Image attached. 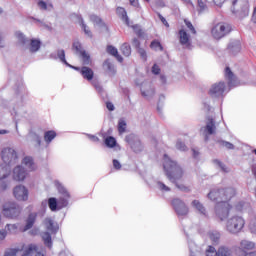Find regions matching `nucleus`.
<instances>
[{"label": "nucleus", "mask_w": 256, "mask_h": 256, "mask_svg": "<svg viewBox=\"0 0 256 256\" xmlns=\"http://www.w3.org/2000/svg\"><path fill=\"white\" fill-rule=\"evenodd\" d=\"M55 137H57V132H55L54 130H49L44 133V141L46 143H51V141H53Z\"/></svg>", "instance_id": "29"}, {"label": "nucleus", "mask_w": 256, "mask_h": 256, "mask_svg": "<svg viewBox=\"0 0 256 256\" xmlns=\"http://www.w3.org/2000/svg\"><path fill=\"white\" fill-rule=\"evenodd\" d=\"M21 211H23L21 206L14 201L5 202L2 205V215L6 219H17L21 216Z\"/></svg>", "instance_id": "3"}, {"label": "nucleus", "mask_w": 256, "mask_h": 256, "mask_svg": "<svg viewBox=\"0 0 256 256\" xmlns=\"http://www.w3.org/2000/svg\"><path fill=\"white\" fill-rule=\"evenodd\" d=\"M79 23H80V26L82 27V30L84 31L85 35L87 37H90V39H91L93 37V33L89 29V26H87V24H85L82 17H79Z\"/></svg>", "instance_id": "28"}, {"label": "nucleus", "mask_w": 256, "mask_h": 256, "mask_svg": "<svg viewBox=\"0 0 256 256\" xmlns=\"http://www.w3.org/2000/svg\"><path fill=\"white\" fill-rule=\"evenodd\" d=\"M243 227H245V219L241 216H233L226 222V230L233 235L241 233Z\"/></svg>", "instance_id": "4"}, {"label": "nucleus", "mask_w": 256, "mask_h": 256, "mask_svg": "<svg viewBox=\"0 0 256 256\" xmlns=\"http://www.w3.org/2000/svg\"><path fill=\"white\" fill-rule=\"evenodd\" d=\"M69 199H71V194L68 191H63L58 198V211L69 205Z\"/></svg>", "instance_id": "17"}, {"label": "nucleus", "mask_w": 256, "mask_h": 256, "mask_svg": "<svg viewBox=\"0 0 256 256\" xmlns=\"http://www.w3.org/2000/svg\"><path fill=\"white\" fill-rule=\"evenodd\" d=\"M19 251H23L22 256H43L41 248L36 244L23 245L21 249L9 248L5 251L4 256H17Z\"/></svg>", "instance_id": "2"}, {"label": "nucleus", "mask_w": 256, "mask_h": 256, "mask_svg": "<svg viewBox=\"0 0 256 256\" xmlns=\"http://www.w3.org/2000/svg\"><path fill=\"white\" fill-rule=\"evenodd\" d=\"M112 163H113L114 169H116L117 171H119V169H121V163L119 162V160L114 159V160L112 161Z\"/></svg>", "instance_id": "59"}, {"label": "nucleus", "mask_w": 256, "mask_h": 256, "mask_svg": "<svg viewBox=\"0 0 256 256\" xmlns=\"http://www.w3.org/2000/svg\"><path fill=\"white\" fill-rule=\"evenodd\" d=\"M80 73L83 79H86L87 81H93V77H95V72H93V69L86 66L81 68Z\"/></svg>", "instance_id": "21"}, {"label": "nucleus", "mask_w": 256, "mask_h": 256, "mask_svg": "<svg viewBox=\"0 0 256 256\" xmlns=\"http://www.w3.org/2000/svg\"><path fill=\"white\" fill-rule=\"evenodd\" d=\"M10 173H11V170L9 169V166L0 165V180L5 179L6 177H9Z\"/></svg>", "instance_id": "32"}, {"label": "nucleus", "mask_w": 256, "mask_h": 256, "mask_svg": "<svg viewBox=\"0 0 256 256\" xmlns=\"http://www.w3.org/2000/svg\"><path fill=\"white\" fill-rule=\"evenodd\" d=\"M106 108L108 111H115V106L111 102H106Z\"/></svg>", "instance_id": "63"}, {"label": "nucleus", "mask_w": 256, "mask_h": 256, "mask_svg": "<svg viewBox=\"0 0 256 256\" xmlns=\"http://www.w3.org/2000/svg\"><path fill=\"white\" fill-rule=\"evenodd\" d=\"M141 59H143V61H147V51H145V49L143 48H138L137 49Z\"/></svg>", "instance_id": "51"}, {"label": "nucleus", "mask_w": 256, "mask_h": 256, "mask_svg": "<svg viewBox=\"0 0 256 256\" xmlns=\"http://www.w3.org/2000/svg\"><path fill=\"white\" fill-rule=\"evenodd\" d=\"M160 21L163 23V25H165V27L169 28V22H167V19H165V17H163L161 14L158 15Z\"/></svg>", "instance_id": "60"}, {"label": "nucleus", "mask_w": 256, "mask_h": 256, "mask_svg": "<svg viewBox=\"0 0 256 256\" xmlns=\"http://www.w3.org/2000/svg\"><path fill=\"white\" fill-rule=\"evenodd\" d=\"M150 49H153L154 51H163V45H161L159 40H153L150 44Z\"/></svg>", "instance_id": "37"}, {"label": "nucleus", "mask_w": 256, "mask_h": 256, "mask_svg": "<svg viewBox=\"0 0 256 256\" xmlns=\"http://www.w3.org/2000/svg\"><path fill=\"white\" fill-rule=\"evenodd\" d=\"M73 49H75V51L77 53H80V55H81V53H83V51H82L83 47L81 46V43H79V42H76L73 44Z\"/></svg>", "instance_id": "53"}, {"label": "nucleus", "mask_w": 256, "mask_h": 256, "mask_svg": "<svg viewBox=\"0 0 256 256\" xmlns=\"http://www.w3.org/2000/svg\"><path fill=\"white\" fill-rule=\"evenodd\" d=\"M38 7L39 9H41L42 11H47V9H53V4H48L47 2L43 1V0H39L38 1Z\"/></svg>", "instance_id": "39"}, {"label": "nucleus", "mask_w": 256, "mask_h": 256, "mask_svg": "<svg viewBox=\"0 0 256 256\" xmlns=\"http://www.w3.org/2000/svg\"><path fill=\"white\" fill-rule=\"evenodd\" d=\"M132 45H133V47H135V49H141V42L139 41V39H137V38H134L133 40H132Z\"/></svg>", "instance_id": "57"}, {"label": "nucleus", "mask_w": 256, "mask_h": 256, "mask_svg": "<svg viewBox=\"0 0 256 256\" xmlns=\"http://www.w3.org/2000/svg\"><path fill=\"white\" fill-rule=\"evenodd\" d=\"M184 23L192 35H197V30L195 29V26H193V23H191V21H189L188 19H184Z\"/></svg>", "instance_id": "40"}, {"label": "nucleus", "mask_w": 256, "mask_h": 256, "mask_svg": "<svg viewBox=\"0 0 256 256\" xmlns=\"http://www.w3.org/2000/svg\"><path fill=\"white\" fill-rule=\"evenodd\" d=\"M219 237H220L219 233H211L210 234V239L214 245L219 243Z\"/></svg>", "instance_id": "49"}, {"label": "nucleus", "mask_w": 256, "mask_h": 256, "mask_svg": "<svg viewBox=\"0 0 256 256\" xmlns=\"http://www.w3.org/2000/svg\"><path fill=\"white\" fill-rule=\"evenodd\" d=\"M116 15L121 19V21L125 22V25L128 27H132V29H137L139 27L138 25L131 26V21H129V16H127V10L123 7H117L116 8Z\"/></svg>", "instance_id": "13"}, {"label": "nucleus", "mask_w": 256, "mask_h": 256, "mask_svg": "<svg viewBox=\"0 0 256 256\" xmlns=\"http://www.w3.org/2000/svg\"><path fill=\"white\" fill-rule=\"evenodd\" d=\"M102 69L106 75H109L110 77H113L115 73H117V70H115V65H113V62L111 60L106 59L102 64Z\"/></svg>", "instance_id": "16"}, {"label": "nucleus", "mask_w": 256, "mask_h": 256, "mask_svg": "<svg viewBox=\"0 0 256 256\" xmlns=\"http://www.w3.org/2000/svg\"><path fill=\"white\" fill-rule=\"evenodd\" d=\"M208 197L211 199V201H221V189L218 190H211L210 193H208Z\"/></svg>", "instance_id": "25"}, {"label": "nucleus", "mask_w": 256, "mask_h": 256, "mask_svg": "<svg viewBox=\"0 0 256 256\" xmlns=\"http://www.w3.org/2000/svg\"><path fill=\"white\" fill-rule=\"evenodd\" d=\"M13 194L17 201H27L29 199V190L23 185L16 186Z\"/></svg>", "instance_id": "10"}, {"label": "nucleus", "mask_w": 256, "mask_h": 256, "mask_svg": "<svg viewBox=\"0 0 256 256\" xmlns=\"http://www.w3.org/2000/svg\"><path fill=\"white\" fill-rule=\"evenodd\" d=\"M152 73L154 75H159V73H161V68H159L157 64H154L152 67Z\"/></svg>", "instance_id": "58"}, {"label": "nucleus", "mask_w": 256, "mask_h": 256, "mask_svg": "<svg viewBox=\"0 0 256 256\" xmlns=\"http://www.w3.org/2000/svg\"><path fill=\"white\" fill-rule=\"evenodd\" d=\"M180 45H184L185 47H191V36L185 31V29H181L178 32Z\"/></svg>", "instance_id": "14"}, {"label": "nucleus", "mask_w": 256, "mask_h": 256, "mask_svg": "<svg viewBox=\"0 0 256 256\" xmlns=\"http://www.w3.org/2000/svg\"><path fill=\"white\" fill-rule=\"evenodd\" d=\"M217 129V126H215V119L208 117L207 118V124L205 126V131L208 135H214L215 131Z\"/></svg>", "instance_id": "22"}, {"label": "nucleus", "mask_w": 256, "mask_h": 256, "mask_svg": "<svg viewBox=\"0 0 256 256\" xmlns=\"http://www.w3.org/2000/svg\"><path fill=\"white\" fill-rule=\"evenodd\" d=\"M45 225H46L48 231H52V233H54L58 229L57 225H55V221H53V219H51V218L45 219Z\"/></svg>", "instance_id": "30"}, {"label": "nucleus", "mask_w": 256, "mask_h": 256, "mask_svg": "<svg viewBox=\"0 0 256 256\" xmlns=\"http://www.w3.org/2000/svg\"><path fill=\"white\" fill-rule=\"evenodd\" d=\"M48 207L50 211H59V201L57 198L51 197L48 199Z\"/></svg>", "instance_id": "27"}, {"label": "nucleus", "mask_w": 256, "mask_h": 256, "mask_svg": "<svg viewBox=\"0 0 256 256\" xmlns=\"http://www.w3.org/2000/svg\"><path fill=\"white\" fill-rule=\"evenodd\" d=\"M43 241H44V245H46L47 247H52L53 242L51 240V234H49V232L44 233Z\"/></svg>", "instance_id": "42"}, {"label": "nucleus", "mask_w": 256, "mask_h": 256, "mask_svg": "<svg viewBox=\"0 0 256 256\" xmlns=\"http://www.w3.org/2000/svg\"><path fill=\"white\" fill-rule=\"evenodd\" d=\"M88 139H90V141H92L93 143H99V137L95 135L88 134Z\"/></svg>", "instance_id": "61"}, {"label": "nucleus", "mask_w": 256, "mask_h": 256, "mask_svg": "<svg viewBox=\"0 0 256 256\" xmlns=\"http://www.w3.org/2000/svg\"><path fill=\"white\" fill-rule=\"evenodd\" d=\"M1 158L4 163H13V161H17V152L13 148H4L1 152Z\"/></svg>", "instance_id": "11"}, {"label": "nucleus", "mask_w": 256, "mask_h": 256, "mask_svg": "<svg viewBox=\"0 0 256 256\" xmlns=\"http://www.w3.org/2000/svg\"><path fill=\"white\" fill-rule=\"evenodd\" d=\"M214 5H216L217 7H222L223 3H225V1L227 0H212Z\"/></svg>", "instance_id": "62"}, {"label": "nucleus", "mask_w": 256, "mask_h": 256, "mask_svg": "<svg viewBox=\"0 0 256 256\" xmlns=\"http://www.w3.org/2000/svg\"><path fill=\"white\" fill-rule=\"evenodd\" d=\"M233 31L231 24L227 22L217 23L211 30L212 37L214 39H223V37L229 35Z\"/></svg>", "instance_id": "5"}, {"label": "nucleus", "mask_w": 256, "mask_h": 256, "mask_svg": "<svg viewBox=\"0 0 256 256\" xmlns=\"http://www.w3.org/2000/svg\"><path fill=\"white\" fill-rule=\"evenodd\" d=\"M224 77L226 81H228L229 87H233V85H235L237 77H235V74L233 73V71H231V68L229 66L225 68Z\"/></svg>", "instance_id": "19"}, {"label": "nucleus", "mask_w": 256, "mask_h": 256, "mask_svg": "<svg viewBox=\"0 0 256 256\" xmlns=\"http://www.w3.org/2000/svg\"><path fill=\"white\" fill-rule=\"evenodd\" d=\"M221 203H229L237 195V190L233 187L223 188L220 193Z\"/></svg>", "instance_id": "12"}, {"label": "nucleus", "mask_w": 256, "mask_h": 256, "mask_svg": "<svg viewBox=\"0 0 256 256\" xmlns=\"http://www.w3.org/2000/svg\"><path fill=\"white\" fill-rule=\"evenodd\" d=\"M36 219H37V213L29 214L26 220V225L23 228H20V231L25 233V231H29V229H32L33 225H35Z\"/></svg>", "instance_id": "20"}, {"label": "nucleus", "mask_w": 256, "mask_h": 256, "mask_svg": "<svg viewBox=\"0 0 256 256\" xmlns=\"http://www.w3.org/2000/svg\"><path fill=\"white\" fill-rule=\"evenodd\" d=\"M172 206L179 217H185L186 215H189V208L185 202H183V200L179 198L173 199Z\"/></svg>", "instance_id": "7"}, {"label": "nucleus", "mask_w": 256, "mask_h": 256, "mask_svg": "<svg viewBox=\"0 0 256 256\" xmlns=\"http://www.w3.org/2000/svg\"><path fill=\"white\" fill-rule=\"evenodd\" d=\"M6 229L9 233L15 234L18 233L19 228L15 224H8Z\"/></svg>", "instance_id": "46"}, {"label": "nucleus", "mask_w": 256, "mask_h": 256, "mask_svg": "<svg viewBox=\"0 0 256 256\" xmlns=\"http://www.w3.org/2000/svg\"><path fill=\"white\" fill-rule=\"evenodd\" d=\"M57 55L62 63H64L65 65H69V63L65 59V50H58Z\"/></svg>", "instance_id": "47"}, {"label": "nucleus", "mask_w": 256, "mask_h": 256, "mask_svg": "<svg viewBox=\"0 0 256 256\" xmlns=\"http://www.w3.org/2000/svg\"><path fill=\"white\" fill-rule=\"evenodd\" d=\"M106 51L107 53H109V55L115 57V59H117L119 63H123V57L119 55V51L117 50V48H115V46L108 45Z\"/></svg>", "instance_id": "23"}, {"label": "nucleus", "mask_w": 256, "mask_h": 256, "mask_svg": "<svg viewBox=\"0 0 256 256\" xmlns=\"http://www.w3.org/2000/svg\"><path fill=\"white\" fill-rule=\"evenodd\" d=\"M192 207L197 209L201 215L207 216V209H205V206L199 200L192 201Z\"/></svg>", "instance_id": "24"}, {"label": "nucleus", "mask_w": 256, "mask_h": 256, "mask_svg": "<svg viewBox=\"0 0 256 256\" xmlns=\"http://www.w3.org/2000/svg\"><path fill=\"white\" fill-rule=\"evenodd\" d=\"M207 11V4L203 0H197V12L199 14Z\"/></svg>", "instance_id": "36"}, {"label": "nucleus", "mask_w": 256, "mask_h": 256, "mask_svg": "<svg viewBox=\"0 0 256 256\" xmlns=\"http://www.w3.org/2000/svg\"><path fill=\"white\" fill-rule=\"evenodd\" d=\"M41 49V41L38 39H31L30 40V51L31 53H37Z\"/></svg>", "instance_id": "26"}, {"label": "nucleus", "mask_w": 256, "mask_h": 256, "mask_svg": "<svg viewBox=\"0 0 256 256\" xmlns=\"http://www.w3.org/2000/svg\"><path fill=\"white\" fill-rule=\"evenodd\" d=\"M22 163L26 165V167H28V169H30L31 171L35 169V162H33V157L31 156L24 157V159L22 160Z\"/></svg>", "instance_id": "31"}, {"label": "nucleus", "mask_w": 256, "mask_h": 256, "mask_svg": "<svg viewBox=\"0 0 256 256\" xmlns=\"http://www.w3.org/2000/svg\"><path fill=\"white\" fill-rule=\"evenodd\" d=\"M80 55L82 57L83 65H91V56L87 52L83 51Z\"/></svg>", "instance_id": "41"}, {"label": "nucleus", "mask_w": 256, "mask_h": 256, "mask_svg": "<svg viewBox=\"0 0 256 256\" xmlns=\"http://www.w3.org/2000/svg\"><path fill=\"white\" fill-rule=\"evenodd\" d=\"M127 131V122L124 119H120L118 121V133L119 135H123Z\"/></svg>", "instance_id": "33"}, {"label": "nucleus", "mask_w": 256, "mask_h": 256, "mask_svg": "<svg viewBox=\"0 0 256 256\" xmlns=\"http://www.w3.org/2000/svg\"><path fill=\"white\" fill-rule=\"evenodd\" d=\"M229 211H231V204L229 202H218L215 206V213L220 221L229 217Z\"/></svg>", "instance_id": "6"}, {"label": "nucleus", "mask_w": 256, "mask_h": 256, "mask_svg": "<svg viewBox=\"0 0 256 256\" xmlns=\"http://www.w3.org/2000/svg\"><path fill=\"white\" fill-rule=\"evenodd\" d=\"M209 93L210 95H223V93H225V82H219L212 85Z\"/></svg>", "instance_id": "18"}, {"label": "nucleus", "mask_w": 256, "mask_h": 256, "mask_svg": "<svg viewBox=\"0 0 256 256\" xmlns=\"http://www.w3.org/2000/svg\"><path fill=\"white\" fill-rule=\"evenodd\" d=\"M120 51L124 57H129L131 55V46L127 43H124L122 44Z\"/></svg>", "instance_id": "35"}, {"label": "nucleus", "mask_w": 256, "mask_h": 256, "mask_svg": "<svg viewBox=\"0 0 256 256\" xmlns=\"http://www.w3.org/2000/svg\"><path fill=\"white\" fill-rule=\"evenodd\" d=\"M126 143L130 145L131 149L134 153H139V151H143V144H141V140L137 139V136L134 134H129L125 137Z\"/></svg>", "instance_id": "9"}, {"label": "nucleus", "mask_w": 256, "mask_h": 256, "mask_svg": "<svg viewBox=\"0 0 256 256\" xmlns=\"http://www.w3.org/2000/svg\"><path fill=\"white\" fill-rule=\"evenodd\" d=\"M90 21H92V23H96L97 25L102 22L101 18H99L97 15H91Z\"/></svg>", "instance_id": "55"}, {"label": "nucleus", "mask_w": 256, "mask_h": 256, "mask_svg": "<svg viewBox=\"0 0 256 256\" xmlns=\"http://www.w3.org/2000/svg\"><path fill=\"white\" fill-rule=\"evenodd\" d=\"M252 249H255V243L247 240H242L240 243V248L238 250V255L239 256H256V251L247 253V251H252Z\"/></svg>", "instance_id": "8"}, {"label": "nucleus", "mask_w": 256, "mask_h": 256, "mask_svg": "<svg viewBox=\"0 0 256 256\" xmlns=\"http://www.w3.org/2000/svg\"><path fill=\"white\" fill-rule=\"evenodd\" d=\"M25 177H27V171L23 166H17L13 171V179L14 181H25Z\"/></svg>", "instance_id": "15"}, {"label": "nucleus", "mask_w": 256, "mask_h": 256, "mask_svg": "<svg viewBox=\"0 0 256 256\" xmlns=\"http://www.w3.org/2000/svg\"><path fill=\"white\" fill-rule=\"evenodd\" d=\"M214 163L218 165V167H220L223 173H229V168L225 164H223V162H221L220 160H214Z\"/></svg>", "instance_id": "44"}, {"label": "nucleus", "mask_w": 256, "mask_h": 256, "mask_svg": "<svg viewBox=\"0 0 256 256\" xmlns=\"http://www.w3.org/2000/svg\"><path fill=\"white\" fill-rule=\"evenodd\" d=\"M206 256H218L217 250H215V247L209 246V248L206 251Z\"/></svg>", "instance_id": "48"}, {"label": "nucleus", "mask_w": 256, "mask_h": 256, "mask_svg": "<svg viewBox=\"0 0 256 256\" xmlns=\"http://www.w3.org/2000/svg\"><path fill=\"white\" fill-rule=\"evenodd\" d=\"M250 230L252 233H256V220L250 223Z\"/></svg>", "instance_id": "64"}, {"label": "nucleus", "mask_w": 256, "mask_h": 256, "mask_svg": "<svg viewBox=\"0 0 256 256\" xmlns=\"http://www.w3.org/2000/svg\"><path fill=\"white\" fill-rule=\"evenodd\" d=\"M163 167L167 179H169L171 183H174L177 189L183 191L184 193H189V191H191V187L185 184H179L178 182L183 179V176L185 175V170H183V167H181V165L169 158L167 154H164Z\"/></svg>", "instance_id": "1"}, {"label": "nucleus", "mask_w": 256, "mask_h": 256, "mask_svg": "<svg viewBox=\"0 0 256 256\" xmlns=\"http://www.w3.org/2000/svg\"><path fill=\"white\" fill-rule=\"evenodd\" d=\"M245 3H247V0H233L232 5L233 7H238V9H243Z\"/></svg>", "instance_id": "43"}, {"label": "nucleus", "mask_w": 256, "mask_h": 256, "mask_svg": "<svg viewBox=\"0 0 256 256\" xmlns=\"http://www.w3.org/2000/svg\"><path fill=\"white\" fill-rule=\"evenodd\" d=\"M219 143H220L221 147H225L226 149H229V150L235 149V145H233V143H231V142L221 140V141H219Z\"/></svg>", "instance_id": "45"}, {"label": "nucleus", "mask_w": 256, "mask_h": 256, "mask_svg": "<svg viewBox=\"0 0 256 256\" xmlns=\"http://www.w3.org/2000/svg\"><path fill=\"white\" fill-rule=\"evenodd\" d=\"M218 256H231V250L225 246H222L216 252Z\"/></svg>", "instance_id": "38"}, {"label": "nucleus", "mask_w": 256, "mask_h": 256, "mask_svg": "<svg viewBox=\"0 0 256 256\" xmlns=\"http://www.w3.org/2000/svg\"><path fill=\"white\" fill-rule=\"evenodd\" d=\"M105 145L113 149V147L117 146V140L113 136H108L105 138Z\"/></svg>", "instance_id": "34"}, {"label": "nucleus", "mask_w": 256, "mask_h": 256, "mask_svg": "<svg viewBox=\"0 0 256 256\" xmlns=\"http://www.w3.org/2000/svg\"><path fill=\"white\" fill-rule=\"evenodd\" d=\"M17 37H18V41H19V44L20 45H26L27 44V38H25V35H23L22 33H19L18 35H17Z\"/></svg>", "instance_id": "50"}, {"label": "nucleus", "mask_w": 256, "mask_h": 256, "mask_svg": "<svg viewBox=\"0 0 256 256\" xmlns=\"http://www.w3.org/2000/svg\"><path fill=\"white\" fill-rule=\"evenodd\" d=\"M33 141L36 143L38 147H41V136L37 134H33Z\"/></svg>", "instance_id": "54"}, {"label": "nucleus", "mask_w": 256, "mask_h": 256, "mask_svg": "<svg viewBox=\"0 0 256 256\" xmlns=\"http://www.w3.org/2000/svg\"><path fill=\"white\" fill-rule=\"evenodd\" d=\"M158 187L161 191L169 192L171 191V188H169L167 185H165L163 182L158 183Z\"/></svg>", "instance_id": "56"}, {"label": "nucleus", "mask_w": 256, "mask_h": 256, "mask_svg": "<svg viewBox=\"0 0 256 256\" xmlns=\"http://www.w3.org/2000/svg\"><path fill=\"white\" fill-rule=\"evenodd\" d=\"M176 148L179 149V151H187V146L181 141L176 143Z\"/></svg>", "instance_id": "52"}]
</instances>
